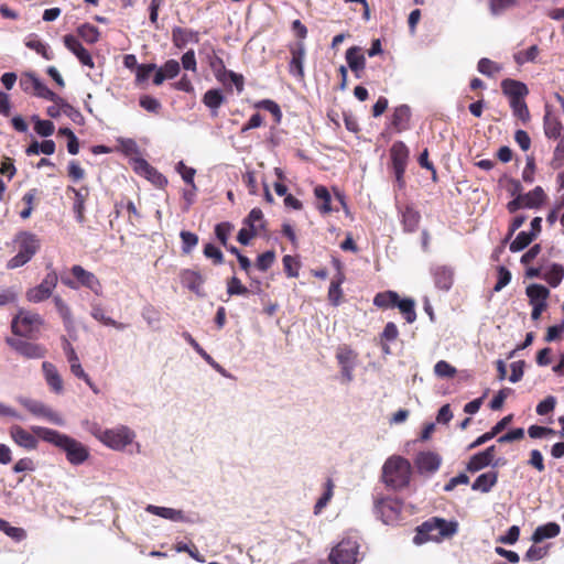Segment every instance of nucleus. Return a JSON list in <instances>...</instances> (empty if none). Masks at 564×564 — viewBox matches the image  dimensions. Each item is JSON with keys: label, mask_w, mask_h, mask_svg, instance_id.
I'll return each mask as SVG.
<instances>
[{"label": "nucleus", "mask_w": 564, "mask_h": 564, "mask_svg": "<svg viewBox=\"0 0 564 564\" xmlns=\"http://www.w3.org/2000/svg\"><path fill=\"white\" fill-rule=\"evenodd\" d=\"M395 307L399 308L400 313L403 315L405 321L409 324H412L416 319V312H415V302L413 299L405 297V299H398Z\"/></svg>", "instance_id": "ea45409f"}, {"label": "nucleus", "mask_w": 564, "mask_h": 564, "mask_svg": "<svg viewBox=\"0 0 564 564\" xmlns=\"http://www.w3.org/2000/svg\"><path fill=\"white\" fill-rule=\"evenodd\" d=\"M412 476L410 462L402 456L389 457L382 467V480L387 487L400 490L409 486Z\"/></svg>", "instance_id": "7ed1b4c3"}, {"label": "nucleus", "mask_w": 564, "mask_h": 564, "mask_svg": "<svg viewBox=\"0 0 564 564\" xmlns=\"http://www.w3.org/2000/svg\"><path fill=\"white\" fill-rule=\"evenodd\" d=\"M539 55V47L536 45L530 46L528 50L520 51L514 54V61L519 65H523L528 62L535 61L536 56Z\"/></svg>", "instance_id": "13d9d810"}, {"label": "nucleus", "mask_w": 564, "mask_h": 564, "mask_svg": "<svg viewBox=\"0 0 564 564\" xmlns=\"http://www.w3.org/2000/svg\"><path fill=\"white\" fill-rule=\"evenodd\" d=\"M409 156V148L403 141H395L390 148L392 169L400 188L404 186V173L406 170Z\"/></svg>", "instance_id": "9d476101"}, {"label": "nucleus", "mask_w": 564, "mask_h": 564, "mask_svg": "<svg viewBox=\"0 0 564 564\" xmlns=\"http://www.w3.org/2000/svg\"><path fill=\"white\" fill-rule=\"evenodd\" d=\"M35 124L34 130L41 137H50L54 133L55 127L54 123L50 120H42L36 116L33 117Z\"/></svg>", "instance_id": "bf43d9fd"}, {"label": "nucleus", "mask_w": 564, "mask_h": 564, "mask_svg": "<svg viewBox=\"0 0 564 564\" xmlns=\"http://www.w3.org/2000/svg\"><path fill=\"white\" fill-rule=\"evenodd\" d=\"M139 105L144 110L155 115L159 113L162 108L161 102L156 98L149 95L141 96L139 99Z\"/></svg>", "instance_id": "680f3d73"}, {"label": "nucleus", "mask_w": 564, "mask_h": 564, "mask_svg": "<svg viewBox=\"0 0 564 564\" xmlns=\"http://www.w3.org/2000/svg\"><path fill=\"white\" fill-rule=\"evenodd\" d=\"M433 278L436 288L448 291L454 282V271L446 265H438L433 270Z\"/></svg>", "instance_id": "a878e982"}, {"label": "nucleus", "mask_w": 564, "mask_h": 564, "mask_svg": "<svg viewBox=\"0 0 564 564\" xmlns=\"http://www.w3.org/2000/svg\"><path fill=\"white\" fill-rule=\"evenodd\" d=\"M63 349L67 361L69 362L70 372L77 378L86 377V372L80 365L78 355L76 354L72 344L65 337L63 338Z\"/></svg>", "instance_id": "c85d7f7f"}, {"label": "nucleus", "mask_w": 564, "mask_h": 564, "mask_svg": "<svg viewBox=\"0 0 564 564\" xmlns=\"http://www.w3.org/2000/svg\"><path fill=\"white\" fill-rule=\"evenodd\" d=\"M346 61L349 68L360 78V73L366 68V57L360 46H351L346 51Z\"/></svg>", "instance_id": "b1692460"}, {"label": "nucleus", "mask_w": 564, "mask_h": 564, "mask_svg": "<svg viewBox=\"0 0 564 564\" xmlns=\"http://www.w3.org/2000/svg\"><path fill=\"white\" fill-rule=\"evenodd\" d=\"M512 113L523 123L529 122L531 116L525 99L509 102Z\"/></svg>", "instance_id": "603ef678"}, {"label": "nucleus", "mask_w": 564, "mask_h": 564, "mask_svg": "<svg viewBox=\"0 0 564 564\" xmlns=\"http://www.w3.org/2000/svg\"><path fill=\"white\" fill-rule=\"evenodd\" d=\"M70 273L74 279L62 278V283L69 289L77 290L85 288L90 290L95 295H102V284L97 275L79 264L70 268Z\"/></svg>", "instance_id": "39448f33"}, {"label": "nucleus", "mask_w": 564, "mask_h": 564, "mask_svg": "<svg viewBox=\"0 0 564 564\" xmlns=\"http://www.w3.org/2000/svg\"><path fill=\"white\" fill-rule=\"evenodd\" d=\"M412 112L408 105L397 106L390 117L388 129L395 133H402L411 128Z\"/></svg>", "instance_id": "2eb2a0df"}, {"label": "nucleus", "mask_w": 564, "mask_h": 564, "mask_svg": "<svg viewBox=\"0 0 564 564\" xmlns=\"http://www.w3.org/2000/svg\"><path fill=\"white\" fill-rule=\"evenodd\" d=\"M499 473L497 470H489L479 475L471 484V489L480 492H489L492 487L498 482Z\"/></svg>", "instance_id": "bb28decb"}, {"label": "nucleus", "mask_w": 564, "mask_h": 564, "mask_svg": "<svg viewBox=\"0 0 564 564\" xmlns=\"http://www.w3.org/2000/svg\"><path fill=\"white\" fill-rule=\"evenodd\" d=\"M20 87L25 93H33L35 96L50 101L59 99L58 95L52 91L34 74L31 73L22 75L20 79Z\"/></svg>", "instance_id": "f8f14e48"}, {"label": "nucleus", "mask_w": 564, "mask_h": 564, "mask_svg": "<svg viewBox=\"0 0 564 564\" xmlns=\"http://www.w3.org/2000/svg\"><path fill=\"white\" fill-rule=\"evenodd\" d=\"M500 87L509 102L525 99L529 95L528 86L523 82L517 79L506 78L501 80Z\"/></svg>", "instance_id": "a211bd4d"}, {"label": "nucleus", "mask_w": 564, "mask_h": 564, "mask_svg": "<svg viewBox=\"0 0 564 564\" xmlns=\"http://www.w3.org/2000/svg\"><path fill=\"white\" fill-rule=\"evenodd\" d=\"M53 102L58 105L62 109V112L65 116H67L75 123H82L84 121V117H83L82 112L77 108H75L74 106L68 104L62 97H59V99H57V100H54Z\"/></svg>", "instance_id": "49530a36"}, {"label": "nucleus", "mask_w": 564, "mask_h": 564, "mask_svg": "<svg viewBox=\"0 0 564 564\" xmlns=\"http://www.w3.org/2000/svg\"><path fill=\"white\" fill-rule=\"evenodd\" d=\"M334 487H335L334 481L332 480V478H328L325 482L324 494L321 496V498L316 501V503L314 506L315 514H318L330 501V499L334 495Z\"/></svg>", "instance_id": "09e8293b"}, {"label": "nucleus", "mask_w": 564, "mask_h": 564, "mask_svg": "<svg viewBox=\"0 0 564 564\" xmlns=\"http://www.w3.org/2000/svg\"><path fill=\"white\" fill-rule=\"evenodd\" d=\"M90 315L94 319H96L97 322H99L106 326H112L119 330H122L127 327L126 324L117 322L113 318L107 316L105 313V310L99 304L91 306Z\"/></svg>", "instance_id": "4c0bfd02"}, {"label": "nucleus", "mask_w": 564, "mask_h": 564, "mask_svg": "<svg viewBox=\"0 0 564 564\" xmlns=\"http://www.w3.org/2000/svg\"><path fill=\"white\" fill-rule=\"evenodd\" d=\"M232 229L234 226L228 221L216 225L215 235L224 247H227L228 237L230 236Z\"/></svg>", "instance_id": "e2e57ef3"}, {"label": "nucleus", "mask_w": 564, "mask_h": 564, "mask_svg": "<svg viewBox=\"0 0 564 564\" xmlns=\"http://www.w3.org/2000/svg\"><path fill=\"white\" fill-rule=\"evenodd\" d=\"M489 465H491V462L482 452H479L470 457L469 462L467 463L466 469L469 473H476Z\"/></svg>", "instance_id": "864d4df0"}, {"label": "nucleus", "mask_w": 564, "mask_h": 564, "mask_svg": "<svg viewBox=\"0 0 564 564\" xmlns=\"http://www.w3.org/2000/svg\"><path fill=\"white\" fill-rule=\"evenodd\" d=\"M534 239V234L520 231L516 239L510 243V251L519 252L525 249Z\"/></svg>", "instance_id": "3c124183"}, {"label": "nucleus", "mask_w": 564, "mask_h": 564, "mask_svg": "<svg viewBox=\"0 0 564 564\" xmlns=\"http://www.w3.org/2000/svg\"><path fill=\"white\" fill-rule=\"evenodd\" d=\"M527 295L530 300V304L546 303L550 296V291L542 284H531L527 288Z\"/></svg>", "instance_id": "58836bf2"}, {"label": "nucleus", "mask_w": 564, "mask_h": 564, "mask_svg": "<svg viewBox=\"0 0 564 564\" xmlns=\"http://www.w3.org/2000/svg\"><path fill=\"white\" fill-rule=\"evenodd\" d=\"M518 4V0H489V10L492 15H499L507 9Z\"/></svg>", "instance_id": "052dcab7"}, {"label": "nucleus", "mask_w": 564, "mask_h": 564, "mask_svg": "<svg viewBox=\"0 0 564 564\" xmlns=\"http://www.w3.org/2000/svg\"><path fill=\"white\" fill-rule=\"evenodd\" d=\"M63 42L65 47L78 58L82 65L87 66L89 68L95 67V62L93 59L91 54L83 46V44L76 36L72 34H66L63 37Z\"/></svg>", "instance_id": "dca6fc26"}, {"label": "nucleus", "mask_w": 564, "mask_h": 564, "mask_svg": "<svg viewBox=\"0 0 564 564\" xmlns=\"http://www.w3.org/2000/svg\"><path fill=\"white\" fill-rule=\"evenodd\" d=\"M544 133L549 139H557L561 135L563 126L557 117L553 116L549 110L543 118Z\"/></svg>", "instance_id": "473e14b6"}, {"label": "nucleus", "mask_w": 564, "mask_h": 564, "mask_svg": "<svg viewBox=\"0 0 564 564\" xmlns=\"http://www.w3.org/2000/svg\"><path fill=\"white\" fill-rule=\"evenodd\" d=\"M180 237L182 239L183 253L189 254L198 243V236L194 232L182 230Z\"/></svg>", "instance_id": "5fc2aeb1"}, {"label": "nucleus", "mask_w": 564, "mask_h": 564, "mask_svg": "<svg viewBox=\"0 0 564 564\" xmlns=\"http://www.w3.org/2000/svg\"><path fill=\"white\" fill-rule=\"evenodd\" d=\"M173 45L180 50L184 48L188 43H198L199 33L192 29L174 26L172 29Z\"/></svg>", "instance_id": "5701e85b"}, {"label": "nucleus", "mask_w": 564, "mask_h": 564, "mask_svg": "<svg viewBox=\"0 0 564 564\" xmlns=\"http://www.w3.org/2000/svg\"><path fill=\"white\" fill-rule=\"evenodd\" d=\"M399 336V329L393 322H389L386 324L383 332L380 335L381 338V348L384 354H390V341H394Z\"/></svg>", "instance_id": "79ce46f5"}, {"label": "nucleus", "mask_w": 564, "mask_h": 564, "mask_svg": "<svg viewBox=\"0 0 564 564\" xmlns=\"http://www.w3.org/2000/svg\"><path fill=\"white\" fill-rule=\"evenodd\" d=\"M561 527L556 522H549L543 525H539L532 534V541L540 543L545 539H552L560 534Z\"/></svg>", "instance_id": "7c9ffc66"}, {"label": "nucleus", "mask_w": 564, "mask_h": 564, "mask_svg": "<svg viewBox=\"0 0 564 564\" xmlns=\"http://www.w3.org/2000/svg\"><path fill=\"white\" fill-rule=\"evenodd\" d=\"M176 171L181 174L183 181L194 187V177H195V174H196V170L193 169V167H189V166H186L185 163L183 161H180L176 165Z\"/></svg>", "instance_id": "338daca9"}, {"label": "nucleus", "mask_w": 564, "mask_h": 564, "mask_svg": "<svg viewBox=\"0 0 564 564\" xmlns=\"http://www.w3.org/2000/svg\"><path fill=\"white\" fill-rule=\"evenodd\" d=\"M434 372L441 378H453L456 375V369L445 360H440L434 366Z\"/></svg>", "instance_id": "774afa93"}, {"label": "nucleus", "mask_w": 564, "mask_h": 564, "mask_svg": "<svg viewBox=\"0 0 564 564\" xmlns=\"http://www.w3.org/2000/svg\"><path fill=\"white\" fill-rule=\"evenodd\" d=\"M53 302L55 304V307H56L59 316L62 317V319L64 322L65 327L68 328L69 326H72L73 315H72V311H70L69 306L66 304V302L59 295H55L53 297Z\"/></svg>", "instance_id": "de8ad7c7"}, {"label": "nucleus", "mask_w": 564, "mask_h": 564, "mask_svg": "<svg viewBox=\"0 0 564 564\" xmlns=\"http://www.w3.org/2000/svg\"><path fill=\"white\" fill-rule=\"evenodd\" d=\"M249 289L245 286L237 276H231L227 281V293L229 296L234 295H248Z\"/></svg>", "instance_id": "6e6d98bb"}, {"label": "nucleus", "mask_w": 564, "mask_h": 564, "mask_svg": "<svg viewBox=\"0 0 564 564\" xmlns=\"http://www.w3.org/2000/svg\"><path fill=\"white\" fill-rule=\"evenodd\" d=\"M77 34L88 44H95L99 41V30L89 23L82 24L77 28Z\"/></svg>", "instance_id": "c03bdc74"}, {"label": "nucleus", "mask_w": 564, "mask_h": 564, "mask_svg": "<svg viewBox=\"0 0 564 564\" xmlns=\"http://www.w3.org/2000/svg\"><path fill=\"white\" fill-rule=\"evenodd\" d=\"M6 341L18 354L29 359H40L46 355L45 347L39 344L12 337H8Z\"/></svg>", "instance_id": "4468645a"}, {"label": "nucleus", "mask_w": 564, "mask_h": 564, "mask_svg": "<svg viewBox=\"0 0 564 564\" xmlns=\"http://www.w3.org/2000/svg\"><path fill=\"white\" fill-rule=\"evenodd\" d=\"M17 254L7 262V269L13 270L23 267L37 253L41 248V241L35 234L30 231H20L13 239Z\"/></svg>", "instance_id": "20e7f679"}, {"label": "nucleus", "mask_w": 564, "mask_h": 564, "mask_svg": "<svg viewBox=\"0 0 564 564\" xmlns=\"http://www.w3.org/2000/svg\"><path fill=\"white\" fill-rule=\"evenodd\" d=\"M225 102V96L220 89H208L203 96V104L212 110L213 116H217L218 108Z\"/></svg>", "instance_id": "2f4dec72"}, {"label": "nucleus", "mask_w": 564, "mask_h": 564, "mask_svg": "<svg viewBox=\"0 0 564 564\" xmlns=\"http://www.w3.org/2000/svg\"><path fill=\"white\" fill-rule=\"evenodd\" d=\"M376 512L380 514L382 521L390 524L398 520L401 512V505L390 498L378 499L375 505Z\"/></svg>", "instance_id": "f3484780"}, {"label": "nucleus", "mask_w": 564, "mask_h": 564, "mask_svg": "<svg viewBox=\"0 0 564 564\" xmlns=\"http://www.w3.org/2000/svg\"><path fill=\"white\" fill-rule=\"evenodd\" d=\"M564 276V268L562 264L553 263L542 275L552 288L560 285Z\"/></svg>", "instance_id": "37998d69"}, {"label": "nucleus", "mask_w": 564, "mask_h": 564, "mask_svg": "<svg viewBox=\"0 0 564 564\" xmlns=\"http://www.w3.org/2000/svg\"><path fill=\"white\" fill-rule=\"evenodd\" d=\"M25 45L30 50L35 51L43 58L50 61L53 58L52 52L48 50V46L43 43L36 34H30L25 40Z\"/></svg>", "instance_id": "a19ab883"}, {"label": "nucleus", "mask_w": 564, "mask_h": 564, "mask_svg": "<svg viewBox=\"0 0 564 564\" xmlns=\"http://www.w3.org/2000/svg\"><path fill=\"white\" fill-rule=\"evenodd\" d=\"M457 531L458 523L456 521H447L443 518L433 517L416 528L413 542L416 545H421L427 541L440 542L444 539L452 538Z\"/></svg>", "instance_id": "f03ea898"}, {"label": "nucleus", "mask_w": 564, "mask_h": 564, "mask_svg": "<svg viewBox=\"0 0 564 564\" xmlns=\"http://www.w3.org/2000/svg\"><path fill=\"white\" fill-rule=\"evenodd\" d=\"M32 432L42 441L50 443L64 452L66 459L70 465H82L90 456L89 448L86 445L56 430L43 426H33Z\"/></svg>", "instance_id": "f257e3e1"}, {"label": "nucleus", "mask_w": 564, "mask_h": 564, "mask_svg": "<svg viewBox=\"0 0 564 564\" xmlns=\"http://www.w3.org/2000/svg\"><path fill=\"white\" fill-rule=\"evenodd\" d=\"M18 402L34 416L43 417L56 425L63 424L62 416L41 401L25 397H19Z\"/></svg>", "instance_id": "9b49d317"}, {"label": "nucleus", "mask_w": 564, "mask_h": 564, "mask_svg": "<svg viewBox=\"0 0 564 564\" xmlns=\"http://www.w3.org/2000/svg\"><path fill=\"white\" fill-rule=\"evenodd\" d=\"M314 195L317 200L316 208L317 210L323 214H329L333 212L332 207V197L328 188L324 185H317L314 188Z\"/></svg>", "instance_id": "c756f323"}, {"label": "nucleus", "mask_w": 564, "mask_h": 564, "mask_svg": "<svg viewBox=\"0 0 564 564\" xmlns=\"http://www.w3.org/2000/svg\"><path fill=\"white\" fill-rule=\"evenodd\" d=\"M477 69L482 75L492 77L501 72L502 66L487 57H482L478 61Z\"/></svg>", "instance_id": "8fccbe9b"}, {"label": "nucleus", "mask_w": 564, "mask_h": 564, "mask_svg": "<svg viewBox=\"0 0 564 564\" xmlns=\"http://www.w3.org/2000/svg\"><path fill=\"white\" fill-rule=\"evenodd\" d=\"M10 437L20 447L26 451H34L37 448V435L30 433L20 425H12L9 430Z\"/></svg>", "instance_id": "6ab92c4d"}, {"label": "nucleus", "mask_w": 564, "mask_h": 564, "mask_svg": "<svg viewBox=\"0 0 564 564\" xmlns=\"http://www.w3.org/2000/svg\"><path fill=\"white\" fill-rule=\"evenodd\" d=\"M42 324L43 319L37 313L20 311L12 319L11 329L14 335L32 337L33 333L39 330Z\"/></svg>", "instance_id": "1a4fd4ad"}, {"label": "nucleus", "mask_w": 564, "mask_h": 564, "mask_svg": "<svg viewBox=\"0 0 564 564\" xmlns=\"http://www.w3.org/2000/svg\"><path fill=\"white\" fill-rule=\"evenodd\" d=\"M421 215L411 206H406L402 212V225L405 231L414 232L420 225Z\"/></svg>", "instance_id": "c9c22d12"}, {"label": "nucleus", "mask_w": 564, "mask_h": 564, "mask_svg": "<svg viewBox=\"0 0 564 564\" xmlns=\"http://www.w3.org/2000/svg\"><path fill=\"white\" fill-rule=\"evenodd\" d=\"M46 270L47 273L42 282L26 291L25 297L29 302L41 303L52 296L58 282V275L51 264L46 265Z\"/></svg>", "instance_id": "0eeeda50"}, {"label": "nucleus", "mask_w": 564, "mask_h": 564, "mask_svg": "<svg viewBox=\"0 0 564 564\" xmlns=\"http://www.w3.org/2000/svg\"><path fill=\"white\" fill-rule=\"evenodd\" d=\"M204 256L213 260V263L218 265L224 263V254L221 250L213 243H206L204 247Z\"/></svg>", "instance_id": "69168bd1"}, {"label": "nucleus", "mask_w": 564, "mask_h": 564, "mask_svg": "<svg viewBox=\"0 0 564 564\" xmlns=\"http://www.w3.org/2000/svg\"><path fill=\"white\" fill-rule=\"evenodd\" d=\"M291 53V61L289 63V72L291 75L303 79L304 78V57H305V45L304 43L297 42L289 46Z\"/></svg>", "instance_id": "aec40b11"}, {"label": "nucleus", "mask_w": 564, "mask_h": 564, "mask_svg": "<svg viewBox=\"0 0 564 564\" xmlns=\"http://www.w3.org/2000/svg\"><path fill=\"white\" fill-rule=\"evenodd\" d=\"M282 262H283L284 272L289 278H297L299 276V270H300L301 263L295 257L286 254L283 257Z\"/></svg>", "instance_id": "4d7b16f0"}, {"label": "nucleus", "mask_w": 564, "mask_h": 564, "mask_svg": "<svg viewBox=\"0 0 564 564\" xmlns=\"http://www.w3.org/2000/svg\"><path fill=\"white\" fill-rule=\"evenodd\" d=\"M359 543L354 538H344L330 551V564H356L359 555Z\"/></svg>", "instance_id": "423d86ee"}, {"label": "nucleus", "mask_w": 564, "mask_h": 564, "mask_svg": "<svg viewBox=\"0 0 564 564\" xmlns=\"http://www.w3.org/2000/svg\"><path fill=\"white\" fill-rule=\"evenodd\" d=\"M180 280L184 288L195 293L197 296H204L203 284L205 278L196 270L184 269L180 273Z\"/></svg>", "instance_id": "4be33fe9"}, {"label": "nucleus", "mask_w": 564, "mask_h": 564, "mask_svg": "<svg viewBox=\"0 0 564 564\" xmlns=\"http://www.w3.org/2000/svg\"><path fill=\"white\" fill-rule=\"evenodd\" d=\"M67 192L74 193V213L76 215L77 221L83 224L85 221V203L88 196V188L83 187L76 189L73 186H68Z\"/></svg>", "instance_id": "cd10ccee"}, {"label": "nucleus", "mask_w": 564, "mask_h": 564, "mask_svg": "<svg viewBox=\"0 0 564 564\" xmlns=\"http://www.w3.org/2000/svg\"><path fill=\"white\" fill-rule=\"evenodd\" d=\"M147 510L155 516H159L164 519H169L172 521H185L186 518L182 510H176L173 508H166V507H158V506H148Z\"/></svg>", "instance_id": "72a5a7b5"}, {"label": "nucleus", "mask_w": 564, "mask_h": 564, "mask_svg": "<svg viewBox=\"0 0 564 564\" xmlns=\"http://www.w3.org/2000/svg\"><path fill=\"white\" fill-rule=\"evenodd\" d=\"M399 294L395 291L379 292L373 297V305L381 310L394 308Z\"/></svg>", "instance_id": "f704fd0d"}, {"label": "nucleus", "mask_w": 564, "mask_h": 564, "mask_svg": "<svg viewBox=\"0 0 564 564\" xmlns=\"http://www.w3.org/2000/svg\"><path fill=\"white\" fill-rule=\"evenodd\" d=\"M42 370L44 373L45 381L51 388V390L56 394L62 393L64 389L63 379L58 373L56 367L52 362L44 361L42 364Z\"/></svg>", "instance_id": "393cba45"}, {"label": "nucleus", "mask_w": 564, "mask_h": 564, "mask_svg": "<svg viewBox=\"0 0 564 564\" xmlns=\"http://www.w3.org/2000/svg\"><path fill=\"white\" fill-rule=\"evenodd\" d=\"M441 456L431 451L420 452L414 458V465L421 474H433L437 471L441 466Z\"/></svg>", "instance_id": "412c9836"}, {"label": "nucleus", "mask_w": 564, "mask_h": 564, "mask_svg": "<svg viewBox=\"0 0 564 564\" xmlns=\"http://www.w3.org/2000/svg\"><path fill=\"white\" fill-rule=\"evenodd\" d=\"M96 436L106 446L116 451H121L133 442L135 434L127 426H119L117 429L99 431Z\"/></svg>", "instance_id": "6e6552de"}, {"label": "nucleus", "mask_w": 564, "mask_h": 564, "mask_svg": "<svg viewBox=\"0 0 564 564\" xmlns=\"http://www.w3.org/2000/svg\"><path fill=\"white\" fill-rule=\"evenodd\" d=\"M332 262H333L334 267L336 268L337 273L330 281L328 293H327V299L333 306H339L344 301V292H343L341 285L345 282L346 276L343 271L341 261L337 258H333Z\"/></svg>", "instance_id": "ddd939ff"}, {"label": "nucleus", "mask_w": 564, "mask_h": 564, "mask_svg": "<svg viewBox=\"0 0 564 564\" xmlns=\"http://www.w3.org/2000/svg\"><path fill=\"white\" fill-rule=\"evenodd\" d=\"M521 196L524 202V208H539L546 199V194L541 186H536L529 193Z\"/></svg>", "instance_id": "e433bc0d"}, {"label": "nucleus", "mask_w": 564, "mask_h": 564, "mask_svg": "<svg viewBox=\"0 0 564 564\" xmlns=\"http://www.w3.org/2000/svg\"><path fill=\"white\" fill-rule=\"evenodd\" d=\"M274 259H275L274 251H272V250L265 251L258 256L257 261H256V267L260 271L265 272L267 270H269L272 267Z\"/></svg>", "instance_id": "0e129e2a"}, {"label": "nucleus", "mask_w": 564, "mask_h": 564, "mask_svg": "<svg viewBox=\"0 0 564 564\" xmlns=\"http://www.w3.org/2000/svg\"><path fill=\"white\" fill-rule=\"evenodd\" d=\"M357 356V352L347 345L339 346L336 351L339 366H355Z\"/></svg>", "instance_id": "a18cd8bd"}]
</instances>
